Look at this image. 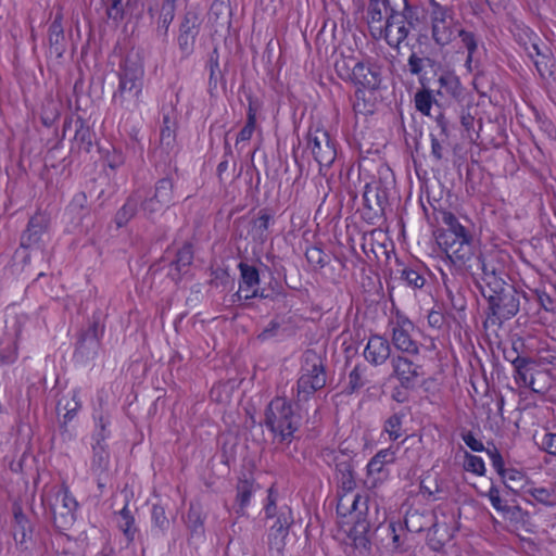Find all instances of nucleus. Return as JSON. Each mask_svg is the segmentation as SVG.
<instances>
[{
  "mask_svg": "<svg viewBox=\"0 0 556 556\" xmlns=\"http://www.w3.org/2000/svg\"><path fill=\"white\" fill-rule=\"evenodd\" d=\"M61 104L53 100L47 101L41 109L40 119L46 127H52L59 119Z\"/></svg>",
  "mask_w": 556,
  "mask_h": 556,
  "instance_id": "nucleus-46",
  "label": "nucleus"
},
{
  "mask_svg": "<svg viewBox=\"0 0 556 556\" xmlns=\"http://www.w3.org/2000/svg\"><path fill=\"white\" fill-rule=\"evenodd\" d=\"M273 219V215L267 208H263L258 212L257 218L252 220L253 224V237L255 240L264 242L266 239V231L268 230L269 223Z\"/></svg>",
  "mask_w": 556,
  "mask_h": 556,
  "instance_id": "nucleus-41",
  "label": "nucleus"
},
{
  "mask_svg": "<svg viewBox=\"0 0 556 556\" xmlns=\"http://www.w3.org/2000/svg\"><path fill=\"white\" fill-rule=\"evenodd\" d=\"M431 138V155L437 162H440L443 160L445 152L447 151L448 147L451 146L450 139L432 135L430 134Z\"/></svg>",
  "mask_w": 556,
  "mask_h": 556,
  "instance_id": "nucleus-51",
  "label": "nucleus"
},
{
  "mask_svg": "<svg viewBox=\"0 0 556 556\" xmlns=\"http://www.w3.org/2000/svg\"><path fill=\"white\" fill-rule=\"evenodd\" d=\"M392 343L397 350L404 353L410 355H417L419 353L417 342L410 338L408 331L403 327L393 328Z\"/></svg>",
  "mask_w": 556,
  "mask_h": 556,
  "instance_id": "nucleus-32",
  "label": "nucleus"
},
{
  "mask_svg": "<svg viewBox=\"0 0 556 556\" xmlns=\"http://www.w3.org/2000/svg\"><path fill=\"white\" fill-rule=\"evenodd\" d=\"M307 144L319 165L329 166L333 163L337 155L334 142L325 129L309 128Z\"/></svg>",
  "mask_w": 556,
  "mask_h": 556,
  "instance_id": "nucleus-7",
  "label": "nucleus"
},
{
  "mask_svg": "<svg viewBox=\"0 0 556 556\" xmlns=\"http://www.w3.org/2000/svg\"><path fill=\"white\" fill-rule=\"evenodd\" d=\"M352 80L363 88L377 90L381 84V72L376 65L357 62L352 70Z\"/></svg>",
  "mask_w": 556,
  "mask_h": 556,
  "instance_id": "nucleus-15",
  "label": "nucleus"
},
{
  "mask_svg": "<svg viewBox=\"0 0 556 556\" xmlns=\"http://www.w3.org/2000/svg\"><path fill=\"white\" fill-rule=\"evenodd\" d=\"M154 195L170 206L174 203V178L167 175L155 184Z\"/></svg>",
  "mask_w": 556,
  "mask_h": 556,
  "instance_id": "nucleus-38",
  "label": "nucleus"
},
{
  "mask_svg": "<svg viewBox=\"0 0 556 556\" xmlns=\"http://www.w3.org/2000/svg\"><path fill=\"white\" fill-rule=\"evenodd\" d=\"M207 67L210 70L208 85L211 88H216L218 80H222L224 77L219 68V53L217 47H214L208 54Z\"/></svg>",
  "mask_w": 556,
  "mask_h": 556,
  "instance_id": "nucleus-45",
  "label": "nucleus"
},
{
  "mask_svg": "<svg viewBox=\"0 0 556 556\" xmlns=\"http://www.w3.org/2000/svg\"><path fill=\"white\" fill-rule=\"evenodd\" d=\"M294 519L292 510L289 506L280 507L275 523L270 527L268 534V545L270 551H276L281 554L286 546V538L289 533L290 527L293 525Z\"/></svg>",
  "mask_w": 556,
  "mask_h": 556,
  "instance_id": "nucleus-9",
  "label": "nucleus"
},
{
  "mask_svg": "<svg viewBox=\"0 0 556 556\" xmlns=\"http://www.w3.org/2000/svg\"><path fill=\"white\" fill-rule=\"evenodd\" d=\"M525 479V476L521 471L515 469V468H509V469H506V483L505 486L513 491V492H516V489L517 488H522V481Z\"/></svg>",
  "mask_w": 556,
  "mask_h": 556,
  "instance_id": "nucleus-63",
  "label": "nucleus"
},
{
  "mask_svg": "<svg viewBox=\"0 0 556 556\" xmlns=\"http://www.w3.org/2000/svg\"><path fill=\"white\" fill-rule=\"evenodd\" d=\"M175 122L170 119L169 115L163 116V126L161 129L160 141L166 149H172L176 140Z\"/></svg>",
  "mask_w": 556,
  "mask_h": 556,
  "instance_id": "nucleus-47",
  "label": "nucleus"
},
{
  "mask_svg": "<svg viewBox=\"0 0 556 556\" xmlns=\"http://www.w3.org/2000/svg\"><path fill=\"white\" fill-rule=\"evenodd\" d=\"M336 472L340 490L348 494L355 490L356 479L354 466L350 459L338 460L336 463Z\"/></svg>",
  "mask_w": 556,
  "mask_h": 556,
  "instance_id": "nucleus-25",
  "label": "nucleus"
},
{
  "mask_svg": "<svg viewBox=\"0 0 556 556\" xmlns=\"http://www.w3.org/2000/svg\"><path fill=\"white\" fill-rule=\"evenodd\" d=\"M201 23L202 21L198 12L187 11L185 13L179 25V35L177 38L182 58H188L192 54Z\"/></svg>",
  "mask_w": 556,
  "mask_h": 556,
  "instance_id": "nucleus-8",
  "label": "nucleus"
},
{
  "mask_svg": "<svg viewBox=\"0 0 556 556\" xmlns=\"http://www.w3.org/2000/svg\"><path fill=\"white\" fill-rule=\"evenodd\" d=\"M386 11V26L380 29L386 37L390 27L397 26L396 43L403 42L415 30L424 18V10L408 0H382Z\"/></svg>",
  "mask_w": 556,
  "mask_h": 556,
  "instance_id": "nucleus-1",
  "label": "nucleus"
},
{
  "mask_svg": "<svg viewBox=\"0 0 556 556\" xmlns=\"http://www.w3.org/2000/svg\"><path fill=\"white\" fill-rule=\"evenodd\" d=\"M193 262V248L189 242L184 243V245L177 251L176 257L170 262V266H177L179 270H189Z\"/></svg>",
  "mask_w": 556,
  "mask_h": 556,
  "instance_id": "nucleus-43",
  "label": "nucleus"
},
{
  "mask_svg": "<svg viewBox=\"0 0 556 556\" xmlns=\"http://www.w3.org/2000/svg\"><path fill=\"white\" fill-rule=\"evenodd\" d=\"M452 539V534L448 533V527L446 523L437 522V527L432 528L427 534V544L434 552H441Z\"/></svg>",
  "mask_w": 556,
  "mask_h": 556,
  "instance_id": "nucleus-34",
  "label": "nucleus"
},
{
  "mask_svg": "<svg viewBox=\"0 0 556 556\" xmlns=\"http://www.w3.org/2000/svg\"><path fill=\"white\" fill-rule=\"evenodd\" d=\"M491 501L492 506L502 513L508 514L510 511V506L504 504L503 500L500 496L498 488L492 483L489 492L485 494Z\"/></svg>",
  "mask_w": 556,
  "mask_h": 556,
  "instance_id": "nucleus-64",
  "label": "nucleus"
},
{
  "mask_svg": "<svg viewBox=\"0 0 556 556\" xmlns=\"http://www.w3.org/2000/svg\"><path fill=\"white\" fill-rule=\"evenodd\" d=\"M323 388L320 377L317 376V378H309L307 375H301L298 380L299 401H307L309 395Z\"/></svg>",
  "mask_w": 556,
  "mask_h": 556,
  "instance_id": "nucleus-36",
  "label": "nucleus"
},
{
  "mask_svg": "<svg viewBox=\"0 0 556 556\" xmlns=\"http://www.w3.org/2000/svg\"><path fill=\"white\" fill-rule=\"evenodd\" d=\"M439 89L438 94H448L453 98H459L463 92L459 78L451 72L441 74L438 78Z\"/></svg>",
  "mask_w": 556,
  "mask_h": 556,
  "instance_id": "nucleus-33",
  "label": "nucleus"
},
{
  "mask_svg": "<svg viewBox=\"0 0 556 556\" xmlns=\"http://www.w3.org/2000/svg\"><path fill=\"white\" fill-rule=\"evenodd\" d=\"M187 526L192 534H202L204 532V521L200 507L190 505L187 514Z\"/></svg>",
  "mask_w": 556,
  "mask_h": 556,
  "instance_id": "nucleus-48",
  "label": "nucleus"
},
{
  "mask_svg": "<svg viewBox=\"0 0 556 556\" xmlns=\"http://www.w3.org/2000/svg\"><path fill=\"white\" fill-rule=\"evenodd\" d=\"M431 2V22L433 23H441L451 20V9L446 7L440 5L434 0H430Z\"/></svg>",
  "mask_w": 556,
  "mask_h": 556,
  "instance_id": "nucleus-62",
  "label": "nucleus"
},
{
  "mask_svg": "<svg viewBox=\"0 0 556 556\" xmlns=\"http://www.w3.org/2000/svg\"><path fill=\"white\" fill-rule=\"evenodd\" d=\"M58 496H62V505L58 509L53 506L50 509L55 527L62 530H66L71 528L76 520L78 503L75 497L70 494L67 488H64L62 492L58 494ZM59 497H56V500Z\"/></svg>",
  "mask_w": 556,
  "mask_h": 556,
  "instance_id": "nucleus-13",
  "label": "nucleus"
},
{
  "mask_svg": "<svg viewBox=\"0 0 556 556\" xmlns=\"http://www.w3.org/2000/svg\"><path fill=\"white\" fill-rule=\"evenodd\" d=\"M14 526L13 538L22 548L27 549V543L33 540V527L18 505L13 506Z\"/></svg>",
  "mask_w": 556,
  "mask_h": 556,
  "instance_id": "nucleus-20",
  "label": "nucleus"
},
{
  "mask_svg": "<svg viewBox=\"0 0 556 556\" xmlns=\"http://www.w3.org/2000/svg\"><path fill=\"white\" fill-rule=\"evenodd\" d=\"M254 483L253 480L249 479H240L237 484V496H236V511L238 514L244 513L245 506L249 504L252 492H253Z\"/></svg>",
  "mask_w": 556,
  "mask_h": 556,
  "instance_id": "nucleus-37",
  "label": "nucleus"
},
{
  "mask_svg": "<svg viewBox=\"0 0 556 556\" xmlns=\"http://www.w3.org/2000/svg\"><path fill=\"white\" fill-rule=\"evenodd\" d=\"M141 208L147 218L151 219L154 215L162 212L164 208L169 207L162 200L157 199L154 194L144 200H140Z\"/></svg>",
  "mask_w": 556,
  "mask_h": 556,
  "instance_id": "nucleus-49",
  "label": "nucleus"
},
{
  "mask_svg": "<svg viewBox=\"0 0 556 556\" xmlns=\"http://www.w3.org/2000/svg\"><path fill=\"white\" fill-rule=\"evenodd\" d=\"M238 268L240 270L239 286L241 290L250 291L260 286V271L255 266L249 265L245 262H240L238 264Z\"/></svg>",
  "mask_w": 556,
  "mask_h": 556,
  "instance_id": "nucleus-35",
  "label": "nucleus"
},
{
  "mask_svg": "<svg viewBox=\"0 0 556 556\" xmlns=\"http://www.w3.org/2000/svg\"><path fill=\"white\" fill-rule=\"evenodd\" d=\"M478 265L475 264L469 268L466 274L470 275L476 281L478 280V276H480V280L482 278H488L489 276H493L496 273L501 271L503 268L493 260L480 253V256L477 257Z\"/></svg>",
  "mask_w": 556,
  "mask_h": 556,
  "instance_id": "nucleus-29",
  "label": "nucleus"
},
{
  "mask_svg": "<svg viewBox=\"0 0 556 556\" xmlns=\"http://www.w3.org/2000/svg\"><path fill=\"white\" fill-rule=\"evenodd\" d=\"M506 361H509L514 367V378L518 386L527 387L535 393H543V390L535 387L533 370L536 365L534 358L522 355H516L514 358H510V356L506 355Z\"/></svg>",
  "mask_w": 556,
  "mask_h": 556,
  "instance_id": "nucleus-11",
  "label": "nucleus"
},
{
  "mask_svg": "<svg viewBox=\"0 0 556 556\" xmlns=\"http://www.w3.org/2000/svg\"><path fill=\"white\" fill-rule=\"evenodd\" d=\"M264 424L273 433L280 435V441L290 442L300 428L301 416L285 397H275L265 409Z\"/></svg>",
  "mask_w": 556,
  "mask_h": 556,
  "instance_id": "nucleus-2",
  "label": "nucleus"
},
{
  "mask_svg": "<svg viewBox=\"0 0 556 556\" xmlns=\"http://www.w3.org/2000/svg\"><path fill=\"white\" fill-rule=\"evenodd\" d=\"M105 424L103 422V418H100V432L97 434L96 444L92 445L93 450V458H92V469L94 471H104L109 465V453L105 451L102 441L105 439Z\"/></svg>",
  "mask_w": 556,
  "mask_h": 556,
  "instance_id": "nucleus-27",
  "label": "nucleus"
},
{
  "mask_svg": "<svg viewBox=\"0 0 556 556\" xmlns=\"http://www.w3.org/2000/svg\"><path fill=\"white\" fill-rule=\"evenodd\" d=\"M151 518L155 527L160 530L165 531L169 528V519L166 517L165 509L161 505H153L151 511Z\"/></svg>",
  "mask_w": 556,
  "mask_h": 556,
  "instance_id": "nucleus-61",
  "label": "nucleus"
},
{
  "mask_svg": "<svg viewBox=\"0 0 556 556\" xmlns=\"http://www.w3.org/2000/svg\"><path fill=\"white\" fill-rule=\"evenodd\" d=\"M401 428H402V418L397 414L391 415L386 420L384 430L388 432V434L392 441L397 440L402 435Z\"/></svg>",
  "mask_w": 556,
  "mask_h": 556,
  "instance_id": "nucleus-60",
  "label": "nucleus"
},
{
  "mask_svg": "<svg viewBox=\"0 0 556 556\" xmlns=\"http://www.w3.org/2000/svg\"><path fill=\"white\" fill-rule=\"evenodd\" d=\"M47 229L48 220L43 215L39 214L33 216L27 224V228L23 231L21 236V248H39L42 236L46 233Z\"/></svg>",
  "mask_w": 556,
  "mask_h": 556,
  "instance_id": "nucleus-16",
  "label": "nucleus"
},
{
  "mask_svg": "<svg viewBox=\"0 0 556 556\" xmlns=\"http://www.w3.org/2000/svg\"><path fill=\"white\" fill-rule=\"evenodd\" d=\"M464 469L478 476H483L485 473L483 459L468 452H465Z\"/></svg>",
  "mask_w": 556,
  "mask_h": 556,
  "instance_id": "nucleus-56",
  "label": "nucleus"
},
{
  "mask_svg": "<svg viewBox=\"0 0 556 556\" xmlns=\"http://www.w3.org/2000/svg\"><path fill=\"white\" fill-rule=\"evenodd\" d=\"M506 273L504 269L496 273L493 276H489L488 278H482V283L477 280V287L480 290L482 296L486 300V296L494 295L503 290H505L507 287H509L511 283L507 282L505 280Z\"/></svg>",
  "mask_w": 556,
  "mask_h": 556,
  "instance_id": "nucleus-28",
  "label": "nucleus"
},
{
  "mask_svg": "<svg viewBox=\"0 0 556 556\" xmlns=\"http://www.w3.org/2000/svg\"><path fill=\"white\" fill-rule=\"evenodd\" d=\"M305 258L307 263L313 267L314 270H320L325 268L329 262L330 256L320 247L311 245L305 250Z\"/></svg>",
  "mask_w": 556,
  "mask_h": 556,
  "instance_id": "nucleus-39",
  "label": "nucleus"
},
{
  "mask_svg": "<svg viewBox=\"0 0 556 556\" xmlns=\"http://www.w3.org/2000/svg\"><path fill=\"white\" fill-rule=\"evenodd\" d=\"M302 375H307L309 378L320 377V383L323 387L326 386V369L321 358L315 350H306L303 356Z\"/></svg>",
  "mask_w": 556,
  "mask_h": 556,
  "instance_id": "nucleus-23",
  "label": "nucleus"
},
{
  "mask_svg": "<svg viewBox=\"0 0 556 556\" xmlns=\"http://www.w3.org/2000/svg\"><path fill=\"white\" fill-rule=\"evenodd\" d=\"M207 16L208 21L216 27H230L232 17L230 0H214Z\"/></svg>",
  "mask_w": 556,
  "mask_h": 556,
  "instance_id": "nucleus-24",
  "label": "nucleus"
},
{
  "mask_svg": "<svg viewBox=\"0 0 556 556\" xmlns=\"http://www.w3.org/2000/svg\"><path fill=\"white\" fill-rule=\"evenodd\" d=\"M143 74L140 60L137 56H126L117 73L118 87L113 93V102L123 106L127 102L136 101L142 91Z\"/></svg>",
  "mask_w": 556,
  "mask_h": 556,
  "instance_id": "nucleus-3",
  "label": "nucleus"
},
{
  "mask_svg": "<svg viewBox=\"0 0 556 556\" xmlns=\"http://www.w3.org/2000/svg\"><path fill=\"white\" fill-rule=\"evenodd\" d=\"M363 200L365 207L368 210L378 207L383 211L384 205L388 203L387 190L380 185L372 187L367 184L363 193Z\"/></svg>",
  "mask_w": 556,
  "mask_h": 556,
  "instance_id": "nucleus-30",
  "label": "nucleus"
},
{
  "mask_svg": "<svg viewBox=\"0 0 556 556\" xmlns=\"http://www.w3.org/2000/svg\"><path fill=\"white\" fill-rule=\"evenodd\" d=\"M415 45L412 46V52L407 60L408 72L412 76H417L418 81L420 79L430 80L424 73L426 67L433 68L434 66H440L438 62L428 55L419 48L415 49Z\"/></svg>",
  "mask_w": 556,
  "mask_h": 556,
  "instance_id": "nucleus-21",
  "label": "nucleus"
},
{
  "mask_svg": "<svg viewBox=\"0 0 556 556\" xmlns=\"http://www.w3.org/2000/svg\"><path fill=\"white\" fill-rule=\"evenodd\" d=\"M441 250L445 253L451 266L458 274H466L471 266L477 263V257L482 252L479 244L476 243L473 236L465 237L457 241H451V245H442Z\"/></svg>",
  "mask_w": 556,
  "mask_h": 556,
  "instance_id": "nucleus-5",
  "label": "nucleus"
},
{
  "mask_svg": "<svg viewBox=\"0 0 556 556\" xmlns=\"http://www.w3.org/2000/svg\"><path fill=\"white\" fill-rule=\"evenodd\" d=\"M141 197L138 192L130 194L124 205L116 212L114 223L117 228L125 227L136 215Z\"/></svg>",
  "mask_w": 556,
  "mask_h": 556,
  "instance_id": "nucleus-31",
  "label": "nucleus"
},
{
  "mask_svg": "<svg viewBox=\"0 0 556 556\" xmlns=\"http://www.w3.org/2000/svg\"><path fill=\"white\" fill-rule=\"evenodd\" d=\"M395 460V453L391 448L379 451L368 463L367 473L368 476L377 475L378 480L387 478L388 472L384 468L386 465L391 464Z\"/></svg>",
  "mask_w": 556,
  "mask_h": 556,
  "instance_id": "nucleus-26",
  "label": "nucleus"
},
{
  "mask_svg": "<svg viewBox=\"0 0 556 556\" xmlns=\"http://www.w3.org/2000/svg\"><path fill=\"white\" fill-rule=\"evenodd\" d=\"M380 1L381 0H369L368 23L369 24H379V27H377L379 37L384 38L390 46L399 47L402 42L396 43V40H397V26L396 25L390 27L387 37H386L384 33H382V34L380 33V29L386 26V23L382 24L383 15H382L381 9L379 7Z\"/></svg>",
  "mask_w": 556,
  "mask_h": 556,
  "instance_id": "nucleus-22",
  "label": "nucleus"
},
{
  "mask_svg": "<svg viewBox=\"0 0 556 556\" xmlns=\"http://www.w3.org/2000/svg\"><path fill=\"white\" fill-rule=\"evenodd\" d=\"M401 279H403L407 286L415 289H421L425 286L426 279L417 270L412 268H404L401 271Z\"/></svg>",
  "mask_w": 556,
  "mask_h": 556,
  "instance_id": "nucleus-59",
  "label": "nucleus"
},
{
  "mask_svg": "<svg viewBox=\"0 0 556 556\" xmlns=\"http://www.w3.org/2000/svg\"><path fill=\"white\" fill-rule=\"evenodd\" d=\"M484 452L489 455V457L492 462V466L494 467L496 472L501 476L503 483H506L505 463H504L503 456L500 453V451L497 450V447L495 445H493L492 448L486 447V450Z\"/></svg>",
  "mask_w": 556,
  "mask_h": 556,
  "instance_id": "nucleus-54",
  "label": "nucleus"
},
{
  "mask_svg": "<svg viewBox=\"0 0 556 556\" xmlns=\"http://www.w3.org/2000/svg\"><path fill=\"white\" fill-rule=\"evenodd\" d=\"M433 119L437 125V128L439 129L438 132H431L432 135H437L446 139L451 138L452 135V124L447 116L445 115V112L442 110H439L438 112L433 113Z\"/></svg>",
  "mask_w": 556,
  "mask_h": 556,
  "instance_id": "nucleus-50",
  "label": "nucleus"
},
{
  "mask_svg": "<svg viewBox=\"0 0 556 556\" xmlns=\"http://www.w3.org/2000/svg\"><path fill=\"white\" fill-rule=\"evenodd\" d=\"M437 515L434 510L426 508L421 510L417 508H412L407 510L404 518L406 529L409 532L415 533H419L425 530H428L429 532L432 528L437 527Z\"/></svg>",
  "mask_w": 556,
  "mask_h": 556,
  "instance_id": "nucleus-14",
  "label": "nucleus"
},
{
  "mask_svg": "<svg viewBox=\"0 0 556 556\" xmlns=\"http://www.w3.org/2000/svg\"><path fill=\"white\" fill-rule=\"evenodd\" d=\"M440 214L445 228H440L434 232L439 247L451 245V241L453 240L457 241L465 237L472 236L470 230L463 226L452 212L443 210L440 211Z\"/></svg>",
  "mask_w": 556,
  "mask_h": 556,
  "instance_id": "nucleus-10",
  "label": "nucleus"
},
{
  "mask_svg": "<svg viewBox=\"0 0 556 556\" xmlns=\"http://www.w3.org/2000/svg\"><path fill=\"white\" fill-rule=\"evenodd\" d=\"M529 495H531L536 502L552 507L556 506V486L551 489L546 488H530L526 491Z\"/></svg>",
  "mask_w": 556,
  "mask_h": 556,
  "instance_id": "nucleus-44",
  "label": "nucleus"
},
{
  "mask_svg": "<svg viewBox=\"0 0 556 556\" xmlns=\"http://www.w3.org/2000/svg\"><path fill=\"white\" fill-rule=\"evenodd\" d=\"M175 17V11L161 8L157 20L156 34L159 37L166 38L169 25Z\"/></svg>",
  "mask_w": 556,
  "mask_h": 556,
  "instance_id": "nucleus-53",
  "label": "nucleus"
},
{
  "mask_svg": "<svg viewBox=\"0 0 556 556\" xmlns=\"http://www.w3.org/2000/svg\"><path fill=\"white\" fill-rule=\"evenodd\" d=\"M370 529V525L365 519H357L351 529V536L356 547L368 548L370 541L367 538V532Z\"/></svg>",
  "mask_w": 556,
  "mask_h": 556,
  "instance_id": "nucleus-40",
  "label": "nucleus"
},
{
  "mask_svg": "<svg viewBox=\"0 0 556 556\" xmlns=\"http://www.w3.org/2000/svg\"><path fill=\"white\" fill-rule=\"evenodd\" d=\"M475 116L463 110L460 114V125L465 131L464 137L472 142H476L479 139V132L475 129Z\"/></svg>",
  "mask_w": 556,
  "mask_h": 556,
  "instance_id": "nucleus-52",
  "label": "nucleus"
},
{
  "mask_svg": "<svg viewBox=\"0 0 556 556\" xmlns=\"http://www.w3.org/2000/svg\"><path fill=\"white\" fill-rule=\"evenodd\" d=\"M393 368L392 376H394L402 388L405 390H413L416 388L417 379L420 376V366L405 356H393L391 358Z\"/></svg>",
  "mask_w": 556,
  "mask_h": 556,
  "instance_id": "nucleus-12",
  "label": "nucleus"
},
{
  "mask_svg": "<svg viewBox=\"0 0 556 556\" xmlns=\"http://www.w3.org/2000/svg\"><path fill=\"white\" fill-rule=\"evenodd\" d=\"M135 523V518L130 514V510L127 508V505L124 506V508L119 511V521L118 526L121 530L124 532V534L132 539L135 530H132V526Z\"/></svg>",
  "mask_w": 556,
  "mask_h": 556,
  "instance_id": "nucleus-58",
  "label": "nucleus"
},
{
  "mask_svg": "<svg viewBox=\"0 0 556 556\" xmlns=\"http://www.w3.org/2000/svg\"><path fill=\"white\" fill-rule=\"evenodd\" d=\"M110 4L106 8V15L109 18L118 23L123 21L126 15H128V11L126 4L123 3V0H109Z\"/></svg>",
  "mask_w": 556,
  "mask_h": 556,
  "instance_id": "nucleus-55",
  "label": "nucleus"
},
{
  "mask_svg": "<svg viewBox=\"0 0 556 556\" xmlns=\"http://www.w3.org/2000/svg\"><path fill=\"white\" fill-rule=\"evenodd\" d=\"M364 386L365 380L363 378V370L361 369L359 365H356L349 375V383L345 388V393L352 394Z\"/></svg>",
  "mask_w": 556,
  "mask_h": 556,
  "instance_id": "nucleus-57",
  "label": "nucleus"
},
{
  "mask_svg": "<svg viewBox=\"0 0 556 556\" xmlns=\"http://www.w3.org/2000/svg\"><path fill=\"white\" fill-rule=\"evenodd\" d=\"M103 328L100 327V318L93 315L88 329L79 333L74 358L80 363L92 359L98 353Z\"/></svg>",
  "mask_w": 556,
  "mask_h": 556,
  "instance_id": "nucleus-6",
  "label": "nucleus"
},
{
  "mask_svg": "<svg viewBox=\"0 0 556 556\" xmlns=\"http://www.w3.org/2000/svg\"><path fill=\"white\" fill-rule=\"evenodd\" d=\"M421 88L414 94L415 109L425 116L433 117L431 110L435 106L434 113L441 110V105L433 96V90L430 88V80L420 79Z\"/></svg>",
  "mask_w": 556,
  "mask_h": 556,
  "instance_id": "nucleus-19",
  "label": "nucleus"
},
{
  "mask_svg": "<svg viewBox=\"0 0 556 556\" xmlns=\"http://www.w3.org/2000/svg\"><path fill=\"white\" fill-rule=\"evenodd\" d=\"M452 21H445L441 23L432 24V38L439 46H445L450 43L454 38V30L451 27Z\"/></svg>",
  "mask_w": 556,
  "mask_h": 556,
  "instance_id": "nucleus-42",
  "label": "nucleus"
},
{
  "mask_svg": "<svg viewBox=\"0 0 556 556\" xmlns=\"http://www.w3.org/2000/svg\"><path fill=\"white\" fill-rule=\"evenodd\" d=\"M391 348L389 341L378 334L369 338L368 343L364 350V357L374 366H379L386 363L390 357Z\"/></svg>",
  "mask_w": 556,
  "mask_h": 556,
  "instance_id": "nucleus-18",
  "label": "nucleus"
},
{
  "mask_svg": "<svg viewBox=\"0 0 556 556\" xmlns=\"http://www.w3.org/2000/svg\"><path fill=\"white\" fill-rule=\"evenodd\" d=\"M75 136L72 142V153H91L93 143L96 142V135L93 130L86 124L81 117H77L75 121Z\"/></svg>",
  "mask_w": 556,
  "mask_h": 556,
  "instance_id": "nucleus-17",
  "label": "nucleus"
},
{
  "mask_svg": "<svg viewBox=\"0 0 556 556\" xmlns=\"http://www.w3.org/2000/svg\"><path fill=\"white\" fill-rule=\"evenodd\" d=\"M522 298H526L525 293L517 290L514 285L494 295L486 296V318L492 324L498 325L511 319L518 314Z\"/></svg>",
  "mask_w": 556,
  "mask_h": 556,
  "instance_id": "nucleus-4",
  "label": "nucleus"
}]
</instances>
